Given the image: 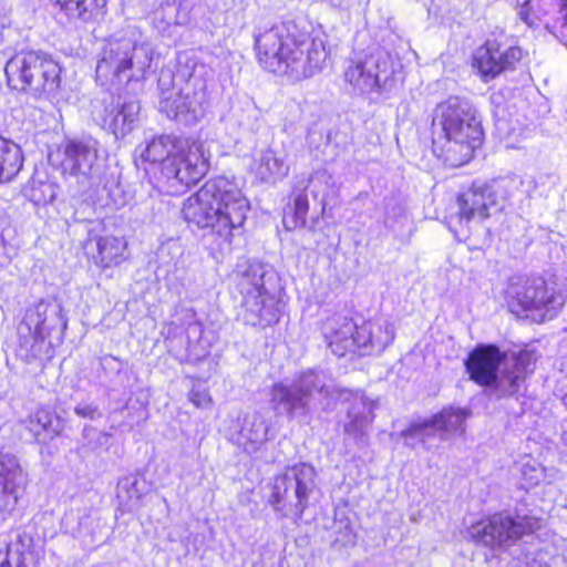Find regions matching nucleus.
<instances>
[{
	"label": "nucleus",
	"mask_w": 567,
	"mask_h": 567,
	"mask_svg": "<svg viewBox=\"0 0 567 567\" xmlns=\"http://www.w3.org/2000/svg\"><path fill=\"white\" fill-rule=\"evenodd\" d=\"M433 144L452 166L467 163L481 145L483 130L473 104L460 96H450L434 110Z\"/></svg>",
	"instance_id": "7ed1b4c3"
},
{
	"label": "nucleus",
	"mask_w": 567,
	"mask_h": 567,
	"mask_svg": "<svg viewBox=\"0 0 567 567\" xmlns=\"http://www.w3.org/2000/svg\"><path fill=\"white\" fill-rule=\"evenodd\" d=\"M58 185L48 179L33 177L25 189V194L35 205L51 203L58 195Z\"/></svg>",
	"instance_id": "c9c22d12"
},
{
	"label": "nucleus",
	"mask_w": 567,
	"mask_h": 567,
	"mask_svg": "<svg viewBox=\"0 0 567 567\" xmlns=\"http://www.w3.org/2000/svg\"><path fill=\"white\" fill-rule=\"evenodd\" d=\"M22 165L23 154L20 146L0 136V183L10 182Z\"/></svg>",
	"instance_id": "2f4dec72"
},
{
	"label": "nucleus",
	"mask_w": 567,
	"mask_h": 567,
	"mask_svg": "<svg viewBox=\"0 0 567 567\" xmlns=\"http://www.w3.org/2000/svg\"><path fill=\"white\" fill-rule=\"evenodd\" d=\"M331 4L334 7H342L347 0H330Z\"/></svg>",
	"instance_id": "79ce46f5"
},
{
	"label": "nucleus",
	"mask_w": 567,
	"mask_h": 567,
	"mask_svg": "<svg viewBox=\"0 0 567 567\" xmlns=\"http://www.w3.org/2000/svg\"><path fill=\"white\" fill-rule=\"evenodd\" d=\"M254 38L259 64L293 80L315 75L328 55L323 40L310 35L305 20L265 22L255 28Z\"/></svg>",
	"instance_id": "f257e3e1"
},
{
	"label": "nucleus",
	"mask_w": 567,
	"mask_h": 567,
	"mask_svg": "<svg viewBox=\"0 0 567 567\" xmlns=\"http://www.w3.org/2000/svg\"><path fill=\"white\" fill-rule=\"evenodd\" d=\"M100 143L97 140L86 136L82 138H71L63 143L61 153V168L63 174L70 175L76 179V183L83 189L97 190L100 187L107 189L114 204V190L112 187H118L117 182L109 179L102 169L99 158Z\"/></svg>",
	"instance_id": "f8f14e48"
},
{
	"label": "nucleus",
	"mask_w": 567,
	"mask_h": 567,
	"mask_svg": "<svg viewBox=\"0 0 567 567\" xmlns=\"http://www.w3.org/2000/svg\"><path fill=\"white\" fill-rule=\"evenodd\" d=\"M456 218L461 226L468 227L473 220L483 221L498 213L496 200L485 183H474L456 200Z\"/></svg>",
	"instance_id": "412c9836"
},
{
	"label": "nucleus",
	"mask_w": 567,
	"mask_h": 567,
	"mask_svg": "<svg viewBox=\"0 0 567 567\" xmlns=\"http://www.w3.org/2000/svg\"><path fill=\"white\" fill-rule=\"evenodd\" d=\"M140 111L141 105L137 100L118 94L116 97L113 96L111 102L104 106L103 125L116 138L124 137L135 127Z\"/></svg>",
	"instance_id": "5701e85b"
},
{
	"label": "nucleus",
	"mask_w": 567,
	"mask_h": 567,
	"mask_svg": "<svg viewBox=\"0 0 567 567\" xmlns=\"http://www.w3.org/2000/svg\"><path fill=\"white\" fill-rule=\"evenodd\" d=\"M74 413L84 419L95 420L101 417V411L97 405L91 402H81L74 408Z\"/></svg>",
	"instance_id": "58836bf2"
},
{
	"label": "nucleus",
	"mask_w": 567,
	"mask_h": 567,
	"mask_svg": "<svg viewBox=\"0 0 567 567\" xmlns=\"http://www.w3.org/2000/svg\"><path fill=\"white\" fill-rule=\"evenodd\" d=\"M154 51L150 43L131 37L113 38L96 64V81L109 89L142 82L150 72Z\"/></svg>",
	"instance_id": "0eeeda50"
},
{
	"label": "nucleus",
	"mask_w": 567,
	"mask_h": 567,
	"mask_svg": "<svg viewBox=\"0 0 567 567\" xmlns=\"http://www.w3.org/2000/svg\"><path fill=\"white\" fill-rule=\"evenodd\" d=\"M254 163L255 175L264 183H276L289 173L285 157L271 148L260 151Z\"/></svg>",
	"instance_id": "c756f323"
},
{
	"label": "nucleus",
	"mask_w": 567,
	"mask_h": 567,
	"mask_svg": "<svg viewBox=\"0 0 567 567\" xmlns=\"http://www.w3.org/2000/svg\"><path fill=\"white\" fill-rule=\"evenodd\" d=\"M466 417L467 413L463 409H444L431 419L412 423L402 431V436L405 439V444L411 447H415L420 443L430 449L429 441L436 434L441 440H447L457 433L462 434Z\"/></svg>",
	"instance_id": "f3484780"
},
{
	"label": "nucleus",
	"mask_w": 567,
	"mask_h": 567,
	"mask_svg": "<svg viewBox=\"0 0 567 567\" xmlns=\"http://www.w3.org/2000/svg\"><path fill=\"white\" fill-rule=\"evenodd\" d=\"M141 157L161 165V173L174 194H182L195 185L208 169L202 143L173 135L154 137L146 144Z\"/></svg>",
	"instance_id": "39448f33"
},
{
	"label": "nucleus",
	"mask_w": 567,
	"mask_h": 567,
	"mask_svg": "<svg viewBox=\"0 0 567 567\" xmlns=\"http://www.w3.org/2000/svg\"><path fill=\"white\" fill-rule=\"evenodd\" d=\"M189 400L194 405L202 409L209 406L212 403V398L205 390L193 389L189 393Z\"/></svg>",
	"instance_id": "ea45409f"
},
{
	"label": "nucleus",
	"mask_w": 567,
	"mask_h": 567,
	"mask_svg": "<svg viewBox=\"0 0 567 567\" xmlns=\"http://www.w3.org/2000/svg\"><path fill=\"white\" fill-rule=\"evenodd\" d=\"M506 300L513 313L525 315L538 322L555 317L564 305L563 296L549 290L543 278L512 279Z\"/></svg>",
	"instance_id": "dca6fc26"
},
{
	"label": "nucleus",
	"mask_w": 567,
	"mask_h": 567,
	"mask_svg": "<svg viewBox=\"0 0 567 567\" xmlns=\"http://www.w3.org/2000/svg\"><path fill=\"white\" fill-rule=\"evenodd\" d=\"M316 470L307 463H299L277 475L272 483L269 503L284 517L298 520L309 506L316 484Z\"/></svg>",
	"instance_id": "4468645a"
},
{
	"label": "nucleus",
	"mask_w": 567,
	"mask_h": 567,
	"mask_svg": "<svg viewBox=\"0 0 567 567\" xmlns=\"http://www.w3.org/2000/svg\"><path fill=\"white\" fill-rule=\"evenodd\" d=\"M505 355L496 346H477L464 361L470 379L482 386L488 388L498 396H506L505 388L501 386Z\"/></svg>",
	"instance_id": "a211bd4d"
},
{
	"label": "nucleus",
	"mask_w": 567,
	"mask_h": 567,
	"mask_svg": "<svg viewBox=\"0 0 567 567\" xmlns=\"http://www.w3.org/2000/svg\"><path fill=\"white\" fill-rule=\"evenodd\" d=\"M536 0H517V11L522 21L527 25L534 27L537 24V16L534 11V3Z\"/></svg>",
	"instance_id": "4c0bfd02"
},
{
	"label": "nucleus",
	"mask_w": 567,
	"mask_h": 567,
	"mask_svg": "<svg viewBox=\"0 0 567 567\" xmlns=\"http://www.w3.org/2000/svg\"><path fill=\"white\" fill-rule=\"evenodd\" d=\"M522 58L519 48L487 40L473 55V66L484 81L494 79L501 72L512 69Z\"/></svg>",
	"instance_id": "aec40b11"
},
{
	"label": "nucleus",
	"mask_w": 567,
	"mask_h": 567,
	"mask_svg": "<svg viewBox=\"0 0 567 567\" xmlns=\"http://www.w3.org/2000/svg\"><path fill=\"white\" fill-rule=\"evenodd\" d=\"M249 212V200L235 181L225 176L207 181L182 208L184 219L209 229L221 248L243 235Z\"/></svg>",
	"instance_id": "f03ea898"
},
{
	"label": "nucleus",
	"mask_w": 567,
	"mask_h": 567,
	"mask_svg": "<svg viewBox=\"0 0 567 567\" xmlns=\"http://www.w3.org/2000/svg\"><path fill=\"white\" fill-rule=\"evenodd\" d=\"M322 371L308 370L297 374L291 381L275 383L270 390V404L277 415L289 419L308 415L318 398L333 395Z\"/></svg>",
	"instance_id": "9d476101"
},
{
	"label": "nucleus",
	"mask_w": 567,
	"mask_h": 567,
	"mask_svg": "<svg viewBox=\"0 0 567 567\" xmlns=\"http://www.w3.org/2000/svg\"><path fill=\"white\" fill-rule=\"evenodd\" d=\"M27 485L28 474L19 460L10 453H0V523L14 512Z\"/></svg>",
	"instance_id": "6ab92c4d"
},
{
	"label": "nucleus",
	"mask_w": 567,
	"mask_h": 567,
	"mask_svg": "<svg viewBox=\"0 0 567 567\" xmlns=\"http://www.w3.org/2000/svg\"><path fill=\"white\" fill-rule=\"evenodd\" d=\"M540 526V519L536 516L501 512L472 525L468 535L475 543L491 549L506 550Z\"/></svg>",
	"instance_id": "2eb2a0df"
},
{
	"label": "nucleus",
	"mask_w": 567,
	"mask_h": 567,
	"mask_svg": "<svg viewBox=\"0 0 567 567\" xmlns=\"http://www.w3.org/2000/svg\"><path fill=\"white\" fill-rule=\"evenodd\" d=\"M8 86L34 99L55 96L61 85V66L41 51H22L6 64Z\"/></svg>",
	"instance_id": "1a4fd4ad"
},
{
	"label": "nucleus",
	"mask_w": 567,
	"mask_h": 567,
	"mask_svg": "<svg viewBox=\"0 0 567 567\" xmlns=\"http://www.w3.org/2000/svg\"><path fill=\"white\" fill-rule=\"evenodd\" d=\"M534 367L535 358L529 351H522L511 359H505L501 381V386L505 388V393L516 394L520 390L526 374L533 372Z\"/></svg>",
	"instance_id": "bb28decb"
},
{
	"label": "nucleus",
	"mask_w": 567,
	"mask_h": 567,
	"mask_svg": "<svg viewBox=\"0 0 567 567\" xmlns=\"http://www.w3.org/2000/svg\"><path fill=\"white\" fill-rule=\"evenodd\" d=\"M297 189H310L313 198L319 199L322 206H326L327 200L338 193L337 183L326 168L317 169L307 179L298 181Z\"/></svg>",
	"instance_id": "7c9ffc66"
},
{
	"label": "nucleus",
	"mask_w": 567,
	"mask_h": 567,
	"mask_svg": "<svg viewBox=\"0 0 567 567\" xmlns=\"http://www.w3.org/2000/svg\"><path fill=\"white\" fill-rule=\"evenodd\" d=\"M351 406L343 424L344 441L352 440L362 447L368 443V429L374 420L373 411L377 403L357 392L352 394Z\"/></svg>",
	"instance_id": "b1692460"
},
{
	"label": "nucleus",
	"mask_w": 567,
	"mask_h": 567,
	"mask_svg": "<svg viewBox=\"0 0 567 567\" xmlns=\"http://www.w3.org/2000/svg\"><path fill=\"white\" fill-rule=\"evenodd\" d=\"M522 185L523 179L517 175L498 177L486 184L492 194V198L496 200L498 212L503 209L504 203L513 197Z\"/></svg>",
	"instance_id": "72a5a7b5"
},
{
	"label": "nucleus",
	"mask_w": 567,
	"mask_h": 567,
	"mask_svg": "<svg viewBox=\"0 0 567 567\" xmlns=\"http://www.w3.org/2000/svg\"><path fill=\"white\" fill-rule=\"evenodd\" d=\"M557 23L553 27H547L550 33L567 47V0H559Z\"/></svg>",
	"instance_id": "e433bc0d"
},
{
	"label": "nucleus",
	"mask_w": 567,
	"mask_h": 567,
	"mask_svg": "<svg viewBox=\"0 0 567 567\" xmlns=\"http://www.w3.org/2000/svg\"><path fill=\"white\" fill-rule=\"evenodd\" d=\"M238 426L235 441L247 453L257 452L267 441L268 425L258 413L245 415L239 420Z\"/></svg>",
	"instance_id": "cd10ccee"
},
{
	"label": "nucleus",
	"mask_w": 567,
	"mask_h": 567,
	"mask_svg": "<svg viewBox=\"0 0 567 567\" xmlns=\"http://www.w3.org/2000/svg\"><path fill=\"white\" fill-rule=\"evenodd\" d=\"M68 327L63 307L56 299L40 300L30 307L18 326L21 355L27 360L41 359L48 350L45 339L55 330L61 333Z\"/></svg>",
	"instance_id": "9b49d317"
},
{
	"label": "nucleus",
	"mask_w": 567,
	"mask_h": 567,
	"mask_svg": "<svg viewBox=\"0 0 567 567\" xmlns=\"http://www.w3.org/2000/svg\"><path fill=\"white\" fill-rule=\"evenodd\" d=\"M344 79L360 93L389 92L403 82V65L385 49H374L344 71Z\"/></svg>",
	"instance_id": "ddd939ff"
},
{
	"label": "nucleus",
	"mask_w": 567,
	"mask_h": 567,
	"mask_svg": "<svg viewBox=\"0 0 567 567\" xmlns=\"http://www.w3.org/2000/svg\"><path fill=\"white\" fill-rule=\"evenodd\" d=\"M58 12L69 22L83 24L103 16L106 0H51Z\"/></svg>",
	"instance_id": "a878e982"
},
{
	"label": "nucleus",
	"mask_w": 567,
	"mask_h": 567,
	"mask_svg": "<svg viewBox=\"0 0 567 567\" xmlns=\"http://www.w3.org/2000/svg\"><path fill=\"white\" fill-rule=\"evenodd\" d=\"M116 497L123 512L137 509L142 497L138 478L134 475L121 478L116 487Z\"/></svg>",
	"instance_id": "473e14b6"
},
{
	"label": "nucleus",
	"mask_w": 567,
	"mask_h": 567,
	"mask_svg": "<svg viewBox=\"0 0 567 567\" xmlns=\"http://www.w3.org/2000/svg\"><path fill=\"white\" fill-rule=\"evenodd\" d=\"M94 262L102 268L117 266L126 259V241L114 236L90 238L85 246Z\"/></svg>",
	"instance_id": "393cba45"
},
{
	"label": "nucleus",
	"mask_w": 567,
	"mask_h": 567,
	"mask_svg": "<svg viewBox=\"0 0 567 567\" xmlns=\"http://www.w3.org/2000/svg\"><path fill=\"white\" fill-rule=\"evenodd\" d=\"M322 331L328 347L337 357L355 352L360 355L380 354L395 337L394 327L388 320H368L358 326L343 316L329 318Z\"/></svg>",
	"instance_id": "6e6552de"
},
{
	"label": "nucleus",
	"mask_w": 567,
	"mask_h": 567,
	"mask_svg": "<svg viewBox=\"0 0 567 567\" xmlns=\"http://www.w3.org/2000/svg\"><path fill=\"white\" fill-rule=\"evenodd\" d=\"M39 539L34 538V528L27 526L14 533L6 550L0 551V567H30L37 564L40 555Z\"/></svg>",
	"instance_id": "4be33fe9"
},
{
	"label": "nucleus",
	"mask_w": 567,
	"mask_h": 567,
	"mask_svg": "<svg viewBox=\"0 0 567 567\" xmlns=\"http://www.w3.org/2000/svg\"><path fill=\"white\" fill-rule=\"evenodd\" d=\"M25 426L39 444H47L64 431V421L45 409L38 410L25 421Z\"/></svg>",
	"instance_id": "c85d7f7f"
},
{
	"label": "nucleus",
	"mask_w": 567,
	"mask_h": 567,
	"mask_svg": "<svg viewBox=\"0 0 567 567\" xmlns=\"http://www.w3.org/2000/svg\"><path fill=\"white\" fill-rule=\"evenodd\" d=\"M233 279L235 289L241 296V317L246 324L266 328L278 322L280 286L272 266L259 260L240 259Z\"/></svg>",
	"instance_id": "20e7f679"
},
{
	"label": "nucleus",
	"mask_w": 567,
	"mask_h": 567,
	"mask_svg": "<svg viewBox=\"0 0 567 567\" xmlns=\"http://www.w3.org/2000/svg\"><path fill=\"white\" fill-rule=\"evenodd\" d=\"M212 76V68L195 59L187 60L176 75L162 72L158 79L159 111L185 125L196 123L204 114L206 82Z\"/></svg>",
	"instance_id": "423d86ee"
},
{
	"label": "nucleus",
	"mask_w": 567,
	"mask_h": 567,
	"mask_svg": "<svg viewBox=\"0 0 567 567\" xmlns=\"http://www.w3.org/2000/svg\"><path fill=\"white\" fill-rule=\"evenodd\" d=\"M292 206L285 213L282 223L287 229H295L306 225L309 202L306 190L297 189L295 185Z\"/></svg>",
	"instance_id": "f704fd0d"
},
{
	"label": "nucleus",
	"mask_w": 567,
	"mask_h": 567,
	"mask_svg": "<svg viewBox=\"0 0 567 567\" xmlns=\"http://www.w3.org/2000/svg\"><path fill=\"white\" fill-rule=\"evenodd\" d=\"M336 542L341 543L342 546L354 545L355 544V535L352 532V529L347 526L343 537L337 538Z\"/></svg>",
	"instance_id": "a19ab883"
}]
</instances>
